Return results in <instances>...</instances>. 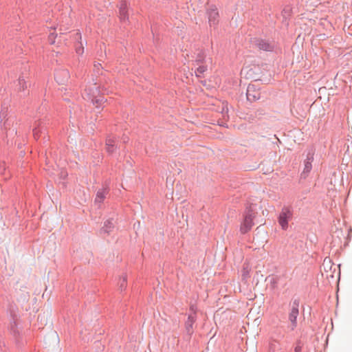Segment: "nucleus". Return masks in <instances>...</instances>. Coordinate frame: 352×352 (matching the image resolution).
Returning <instances> with one entry per match:
<instances>
[{
  "mask_svg": "<svg viewBox=\"0 0 352 352\" xmlns=\"http://www.w3.org/2000/svg\"><path fill=\"white\" fill-rule=\"evenodd\" d=\"M295 350H296V352H299V351H300V349H298V348H296V349H295Z\"/></svg>",
  "mask_w": 352,
  "mask_h": 352,
  "instance_id": "obj_24",
  "label": "nucleus"
},
{
  "mask_svg": "<svg viewBox=\"0 0 352 352\" xmlns=\"http://www.w3.org/2000/svg\"><path fill=\"white\" fill-rule=\"evenodd\" d=\"M126 277L124 276H122L120 280V283H119V286H120V288L121 290H124L126 287Z\"/></svg>",
  "mask_w": 352,
  "mask_h": 352,
  "instance_id": "obj_14",
  "label": "nucleus"
},
{
  "mask_svg": "<svg viewBox=\"0 0 352 352\" xmlns=\"http://www.w3.org/2000/svg\"><path fill=\"white\" fill-rule=\"evenodd\" d=\"M106 192L104 190H100L97 192L96 202L102 203L105 198Z\"/></svg>",
  "mask_w": 352,
  "mask_h": 352,
  "instance_id": "obj_13",
  "label": "nucleus"
},
{
  "mask_svg": "<svg viewBox=\"0 0 352 352\" xmlns=\"http://www.w3.org/2000/svg\"><path fill=\"white\" fill-rule=\"evenodd\" d=\"M120 18L122 21L128 20V14H127V6L125 3H122L120 7Z\"/></svg>",
  "mask_w": 352,
  "mask_h": 352,
  "instance_id": "obj_10",
  "label": "nucleus"
},
{
  "mask_svg": "<svg viewBox=\"0 0 352 352\" xmlns=\"http://www.w3.org/2000/svg\"><path fill=\"white\" fill-rule=\"evenodd\" d=\"M113 227V224L111 221H107L104 223V226L103 228L104 232H109L111 229Z\"/></svg>",
  "mask_w": 352,
  "mask_h": 352,
  "instance_id": "obj_15",
  "label": "nucleus"
},
{
  "mask_svg": "<svg viewBox=\"0 0 352 352\" xmlns=\"http://www.w3.org/2000/svg\"><path fill=\"white\" fill-rule=\"evenodd\" d=\"M85 92L89 99L97 98L100 94L99 87L96 84H91L85 89Z\"/></svg>",
  "mask_w": 352,
  "mask_h": 352,
  "instance_id": "obj_3",
  "label": "nucleus"
},
{
  "mask_svg": "<svg viewBox=\"0 0 352 352\" xmlns=\"http://www.w3.org/2000/svg\"><path fill=\"white\" fill-rule=\"evenodd\" d=\"M277 346H278V343L274 341V342H271L269 346L270 352H274Z\"/></svg>",
  "mask_w": 352,
  "mask_h": 352,
  "instance_id": "obj_19",
  "label": "nucleus"
},
{
  "mask_svg": "<svg viewBox=\"0 0 352 352\" xmlns=\"http://www.w3.org/2000/svg\"><path fill=\"white\" fill-rule=\"evenodd\" d=\"M98 66H100V64H98V65H94V67H98Z\"/></svg>",
  "mask_w": 352,
  "mask_h": 352,
  "instance_id": "obj_27",
  "label": "nucleus"
},
{
  "mask_svg": "<svg viewBox=\"0 0 352 352\" xmlns=\"http://www.w3.org/2000/svg\"><path fill=\"white\" fill-rule=\"evenodd\" d=\"M91 102L96 104V107H98L100 104H102L104 102V98L100 96V94L98 95L97 98H92L90 99Z\"/></svg>",
  "mask_w": 352,
  "mask_h": 352,
  "instance_id": "obj_12",
  "label": "nucleus"
},
{
  "mask_svg": "<svg viewBox=\"0 0 352 352\" xmlns=\"http://www.w3.org/2000/svg\"><path fill=\"white\" fill-rule=\"evenodd\" d=\"M98 66H100V64H98V65H94V67H98Z\"/></svg>",
  "mask_w": 352,
  "mask_h": 352,
  "instance_id": "obj_26",
  "label": "nucleus"
},
{
  "mask_svg": "<svg viewBox=\"0 0 352 352\" xmlns=\"http://www.w3.org/2000/svg\"><path fill=\"white\" fill-rule=\"evenodd\" d=\"M69 78V72L66 69H61L56 72L55 74V79L57 82L63 84L68 80Z\"/></svg>",
  "mask_w": 352,
  "mask_h": 352,
  "instance_id": "obj_5",
  "label": "nucleus"
},
{
  "mask_svg": "<svg viewBox=\"0 0 352 352\" xmlns=\"http://www.w3.org/2000/svg\"><path fill=\"white\" fill-rule=\"evenodd\" d=\"M57 34L55 32H52L49 34L48 41L50 44H54Z\"/></svg>",
  "mask_w": 352,
  "mask_h": 352,
  "instance_id": "obj_17",
  "label": "nucleus"
},
{
  "mask_svg": "<svg viewBox=\"0 0 352 352\" xmlns=\"http://www.w3.org/2000/svg\"><path fill=\"white\" fill-rule=\"evenodd\" d=\"M196 321V313L194 311L192 314H190L188 319L185 323V328L186 332L189 335H192L193 333V325Z\"/></svg>",
  "mask_w": 352,
  "mask_h": 352,
  "instance_id": "obj_4",
  "label": "nucleus"
},
{
  "mask_svg": "<svg viewBox=\"0 0 352 352\" xmlns=\"http://www.w3.org/2000/svg\"><path fill=\"white\" fill-rule=\"evenodd\" d=\"M250 277V268L248 266L244 267L242 271L243 279H247Z\"/></svg>",
  "mask_w": 352,
  "mask_h": 352,
  "instance_id": "obj_16",
  "label": "nucleus"
},
{
  "mask_svg": "<svg viewBox=\"0 0 352 352\" xmlns=\"http://www.w3.org/2000/svg\"><path fill=\"white\" fill-rule=\"evenodd\" d=\"M298 315V309L297 308H292L289 316L292 329H294L296 327V318Z\"/></svg>",
  "mask_w": 352,
  "mask_h": 352,
  "instance_id": "obj_8",
  "label": "nucleus"
},
{
  "mask_svg": "<svg viewBox=\"0 0 352 352\" xmlns=\"http://www.w3.org/2000/svg\"><path fill=\"white\" fill-rule=\"evenodd\" d=\"M261 48L264 50H268L270 49V45L268 44H265L263 46L261 47Z\"/></svg>",
  "mask_w": 352,
  "mask_h": 352,
  "instance_id": "obj_22",
  "label": "nucleus"
},
{
  "mask_svg": "<svg viewBox=\"0 0 352 352\" xmlns=\"http://www.w3.org/2000/svg\"><path fill=\"white\" fill-rule=\"evenodd\" d=\"M76 37L78 39H81L82 38L81 34L80 33H76Z\"/></svg>",
  "mask_w": 352,
  "mask_h": 352,
  "instance_id": "obj_23",
  "label": "nucleus"
},
{
  "mask_svg": "<svg viewBox=\"0 0 352 352\" xmlns=\"http://www.w3.org/2000/svg\"><path fill=\"white\" fill-rule=\"evenodd\" d=\"M219 13L217 9H211L208 12V19L210 25H214L218 22Z\"/></svg>",
  "mask_w": 352,
  "mask_h": 352,
  "instance_id": "obj_7",
  "label": "nucleus"
},
{
  "mask_svg": "<svg viewBox=\"0 0 352 352\" xmlns=\"http://www.w3.org/2000/svg\"><path fill=\"white\" fill-rule=\"evenodd\" d=\"M247 98L250 101H255L260 98V93L254 85H249L247 89Z\"/></svg>",
  "mask_w": 352,
  "mask_h": 352,
  "instance_id": "obj_6",
  "label": "nucleus"
},
{
  "mask_svg": "<svg viewBox=\"0 0 352 352\" xmlns=\"http://www.w3.org/2000/svg\"><path fill=\"white\" fill-rule=\"evenodd\" d=\"M313 154H311L310 156L307 157V160L305 162V168L304 173H309L311 169V162L313 160Z\"/></svg>",
  "mask_w": 352,
  "mask_h": 352,
  "instance_id": "obj_11",
  "label": "nucleus"
},
{
  "mask_svg": "<svg viewBox=\"0 0 352 352\" xmlns=\"http://www.w3.org/2000/svg\"><path fill=\"white\" fill-rule=\"evenodd\" d=\"M292 218V213L288 209H283L280 213L278 223L283 230L288 228V221Z\"/></svg>",
  "mask_w": 352,
  "mask_h": 352,
  "instance_id": "obj_2",
  "label": "nucleus"
},
{
  "mask_svg": "<svg viewBox=\"0 0 352 352\" xmlns=\"http://www.w3.org/2000/svg\"><path fill=\"white\" fill-rule=\"evenodd\" d=\"M98 66H100V64H98V65H94V67H98Z\"/></svg>",
  "mask_w": 352,
  "mask_h": 352,
  "instance_id": "obj_25",
  "label": "nucleus"
},
{
  "mask_svg": "<svg viewBox=\"0 0 352 352\" xmlns=\"http://www.w3.org/2000/svg\"><path fill=\"white\" fill-rule=\"evenodd\" d=\"M323 267L325 268L326 267H329L331 268V260L329 258H325L324 261H323V264H322Z\"/></svg>",
  "mask_w": 352,
  "mask_h": 352,
  "instance_id": "obj_20",
  "label": "nucleus"
},
{
  "mask_svg": "<svg viewBox=\"0 0 352 352\" xmlns=\"http://www.w3.org/2000/svg\"><path fill=\"white\" fill-rule=\"evenodd\" d=\"M254 217L255 214L251 211L245 214L240 227V231L242 234H245L252 229Z\"/></svg>",
  "mask_w": 352,
  "mask_h": 352,
  "instance_id": "obj_1",
  "label": "nucleus"
},
{
  "mask_svg": "<svg viewBox=\"0 0 352 352\" xmlns=\"http://www.w3.org/2000/svg\"><path fill=\"white\" fill-rule=\"evenodd\" d=\"M76 53L79 55H81L83 54L84 52V47L82 45V43L80 42V46L76 47Z\"/></svg>",
  "mask_w": 352,
  "mask_h": 352,
  "instance_id": "obj_21",
  "label": "nucleus"
},
{
  "mask_svg": "<svg viewBox=\"0 0 352 352\" xmlns=\"http://www.w3.org/2000/svg\"><path fill=\"white\" fill-rule=\"evenodd\" d=\"M116 141L113 138H107V140H106V151L109 153H113L116 149Z\"/></svg>",
  "mask_w": 352,
  "mask_h": 352,
  "instance_id": "obj_9",
  "label": "nucleus"
},
{
  "mask_svg": "<svg viewBox=\"0 0 352 352\" xmlns=\"http://www.w3.org/2000/svg\"><path fill=\"white\" fill-rule=\"evenodd\" d=\"M207 68L205 66H199L197 69V71H196V74L197 76H201V74H203L206 71Z\"/></svg>",
  "mask_w": 352,
  "mask_h": 352,
  "instance_id": "obj_18",
  "label": "nucleus"
}]
</instances>
